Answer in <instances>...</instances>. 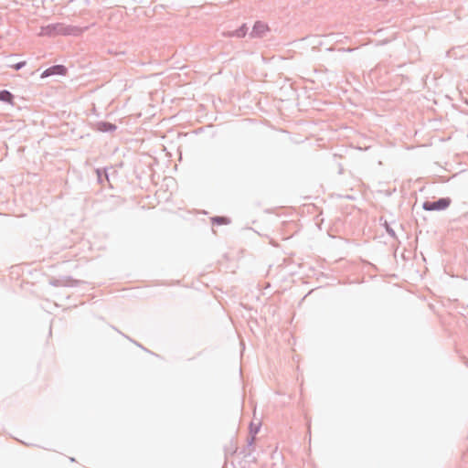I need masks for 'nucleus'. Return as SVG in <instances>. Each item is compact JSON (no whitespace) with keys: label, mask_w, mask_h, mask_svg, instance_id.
<instances>
[{"label":"nucleus","mask_w":468,"mask_h":468,"mask_svg":"<svg viewBox=\"0 0 468 468\" xmlns=\"http://www.w3.org/2000/svg\"><path fill=\"white\" fill-rule=\"evenodd\" d=\"M247 34V27L243 24L239 28L228 33L229 37H243Z\"/></svg>","instance_id":"7"},{"label":"nucleus","mask_w":468,"mask_h":468,"mask_svg":"<svg viewBox=\"0 0 468 468\" xmlns=\"http://www.w3.org/2000/svg\"><path fill=\"white\" fill-rule=\"evenodd\" d=\"M67 72V69L63 65H54L47 69L41 74V78H47L53 75H60L63 76Z\"/></svg>","instance_id":"2"},{"label":"nucleus","mask_w":468,"mask_h":468,"mask_svg":"<svg viewBox=\"0 0 468 468\" xmlns=\"http://www.w3.org/2000/svg\"><path fill=\"white\" fill-rule=\"evenodd\" d=\"M451 202L449 197H441L436 201H425L422 208L427 211L443 210L450 206Z\"/></svg>","instance_id":"1"},{"label":"nucleus","mask_w":468,"mask_h":468,"mask_svg":"<svg viewBox=\"0 0 468 468\" xmlns=\"http://www.w3.org/2000/svg\"><path fill=\"white\" fill-rule=\"evenodd\" d=\"M268 29V27L266 24L258 21L254 24L252 30L250 32V36L252 37H259L263 35V33Z\"/></svg>","instance_id":"3"},{"label":"nucleus","mask_w":468,"mask_h":468,"mask_svg":"<svg viewBox=\"0 0 468 468\" xmlns=\"http://www.w3.org/2000/svg\"><path fill=\"white\" fill-rule=\"evenodd\" d=\"M211 220H212L213 224H218V225L229 223V219L225 217H214V218H212Z\"/></svg>","instance_id":"10"},{"label":"nucleus","mask_w":468,"mask_h":468,"mask_svg":"<svg viewBox=\"0 0 468 468\" xmlns=\"http://www.w3.org/2000/svg\"><path fill=\"white\" fill-rule=\"evenodd\" d=\"M386 229H387V232H388L390 236H392V237H394V236H395V231H394L391 228L387 227V228H386Z\"/></svg>","instance_id":"13"},{"label":"nucleus","mask_w":468,"mask_h":468,"mask_svg":"<svg viewBox=\"0 0 468 468\" xmlns=\"http://www.w3.org/2000/svg\"><path fill=\"white\" fill-rule=\"evenodd\" d=\"M254 436L252 435L251 438L250 440H248V446L250 447L252 446V444L254 443Z\"/></svg>","instance_id":"14"},{"label":"nucleus","mask_w":468,"mask_h":468,"mask_svg":"<svg viewBox=\"0 0 468 468\" xmlns=\"http://www.w3.org/2000/svg\"><path fill=\"white\" fill-rule=\"evenodd\" d=\"M77 281L72 280L71 278H63V279H56L50 282V284L53 286H75L77 284Z\"/></svg>","instance_id":"5"},{"label":"nucleus","mask_w":468,"mask_h":468,"mask_svg":"<svg viewBox=\"0 0 468 468\" xmlns=\"http://www.w3.org/2000/svg\"><path fill=\"white\" fill-rule=\"evenodd\" d=\"M97 175H98L99 181H101V171H100V169H97Z\"/></svg>","instance_id":"15"},{"label":"nucleus","mask_w":468,"mask_h":468,"mask_svg":"<svg viewBox=\"0 0 468 468\" xmlns=\"http://www.w3.org/2000/svg\"><path fill=\"white\" fill-rule=\"evenodd\" d=\"M26 65V61H20V62H17L14 65H12L11 67L14 68L16 70H19L21 69L24 66Z\"/></svg>","instance_id":"12"},{"label":"nucleus","mask_w":468,"mask_h":468,"mask_svg":"<svg viewBox=\"0 0 468 468\" xmlns=\"http://www.w3.org/2000/svg\"><path fill=\"white\" fill-rule=\"evenodd\" d=\"M260 426H261V423H258L257 425H254L253 423H250V433L253 436L259 432Z\"/></svg>","instance_id":"11"},{"label":"nucleus","mask_w":468,"mask_h":468,"mask_svg":"<svg viewBox=\"0 0 468 468\" xmlns=\"http://www.w3.org/2000/svg\"><path fill=\"white\" fill-rule=\"evenodd\" d=\"M13 94L6 90H0V101L4 102H12Z\"/></svg>","instance_id":"9"},{"label":"nucleus","mask_w":468,"mask_h":468,"mask_svg":"<svg viewBox=\"0 0 468 468\" xmlns=\"http://www.w3.org/2000/svg\"><path fill=\"white\" fill-rule=\"evenodd\" d=\"M56 27L53 24L41 27L40 35L42 36H55Z\"/></svg>","instance_id":"8"},{"label":"nucleus","mask_w":468,"mask_h":468,"mask_svg":"<svg viewBox=\"0 0 468 468\" xmlns=\"http://www.w3.org/2000/svg\"><path fill=\"white\" fill-rule=\"evenodd\" d=\"M56 27L55 35H72L74 34L75 28L58 23L54 24Z\"/></svg>","instance_id":"4"},{"label":"nucleus","mask_w":468,"mask_h":468,"mask_svg":"<svg viewBox=\"0 0 468 468\" xmlns=\"http://www.w3.org/2000/svg\"><path fill=\"white\" fill-rule=\"evenodd\" d=\"M97 130L101 133L113 132L117 129V126L108 122H99L96 124Z\"/></svg>","instance_id":"6"}]
</instances>
